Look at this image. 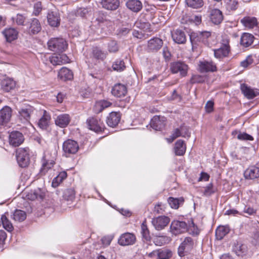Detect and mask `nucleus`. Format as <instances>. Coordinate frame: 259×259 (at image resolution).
Returning a JSON list of instances; mask_svg holds the SVG:
<instances>
[{"label":"nucleus","instance_id":"nucleus-24","mask_svg":"<svg viewBox=\"0 0 259 259\" xmlns=\"http://www.w3.org/2000/svg\"><path fill=\"white\" fill-rule=\"evenodd\" d=\"M71 120V117L68 114H61L58 115L55 119V124L61 127L64 128L66 127L70 123Z\"/></svg>","mask_w":259,"mask_h":259},{"label":"nucleus","instance_id":"nucleus-56","mask_svg":"<svg viewBox=\"0 0 259 259\" xmlns=\"http://www.w3.org/2000/svg\"><path fill=\"white\" fill-rule=\"evenodd\" d=\"M253 62V59L251 55H248L246 57V59L242 61L240 63V66L243 68H247L248 66L252 64Z\"/></svg>","mask_w":259,"mask_h":259},{"label":"nucleus","instance_id":"nucleus-57","mask_svg":"<svg viewBox=\"0 0 259 259\" xmlns=\"http://www.w3.org/2000/svg\"><path fill=\"white\" fill-rule=\"evenodd\" d=\"M108 49L110 53H115L118 51L117 43L115 40H111L108 43Z\"/></svg>","mask_w":259,"mask_h":259},{"label":"nucleus","instance_id":"nucleus-54","mask_svg":"<svg viewBox=\"0 0 259 259\" xmlns=\"http://www.w3.org/2000/svg\"><path fill=\"white\" fill-rule=\"evenodd\" d=\"M168 238L166 236H159L156 237L153 239V242L157 246H161L164 244Z\"/></svg>","mask_w":259,"mask_h":259},{"label":"nucleus","instance_id":"nucleus-64","mask_svg":"<svg viewBox=\"0 0 259 259\" xmlns=\"http://www.w3.org/2000/svg\"><path fill=\"white\" fill-rule=\"evenodd\" d=\"M164 211V206L162 205L161 203L155 205L153 209L154 212L156 214L162 213Z\"/></svg>","mask_w":259,"mask_h":259},{"label":"nucleus","instance_id":"nucleus-15","mask_svg":"<svg viewBox=\"0 0 259 259\" xmlns=\"http://www.w3.org/2000/svg\"><path fill=\"white\" fill-rule=\"evenodd\" d=\"M136 241V238L134 234L125 233L120 235L118 242L121 246H126L135 244Z\"/></svg>","mask_w":259,"mask_h":259},{"label":"nucleus","instance_id":"nucleus-17","mask_svg":"<svg viewBox=\"0 0 259 259\" xmlns=\"http://www.w3.org/2000/svg\"><path fill=\"white\" fill-rule=\"evenodd\" d=\"M12 109L9 106H5L0 110V124L5 125L11 120Z\"/></svg>","mask_w":259,"mask_h":259},{"label":"nucleus","instance_id":"nucleus-46","mask_svg":"<svg viewBox=\"0 0 259 259\" xmlns=\"http://www.w3.org/2000/svg\"><path fill=\"white\" fill-rule=\"evenodd\" d=\"M12 218L15 221L22 222L26 218V214L23 210L17 209L13 213Z\"/></svg>","mask_w":259,"mask_h":259},{"label":"nucleus","instance_id":"nucleus-25","mask_svg":"<svg viewBox=\"0 0 259 259\" xmlns=\"http://www.w3.org/2000/svg\"><path fill=\"white\" fill-rule=\"evenodd\" d=\"M2 89L6 92H10L16 88V82L12 78H6L4 79L1 83Z\"/></svg>","mask_w":259,"mask_h":259},{"label":"nucleus","instance_id":"nucleus-34","mask_svg":"<svg viewBox=\"0 0 259 259\" xmlns=\"http://www.w3.org/2000/svg\"><path fill=\"white\" fill-rule=\"evenodd\" d=\"M67 59L65 55L55 54L49 57V60L53 65H61L66 62Z\"/></svg>","mask_w":259,"mask_h":259},{"label":"nucleus","instance_id":"nucleus-41","mask_svg":"<svg viewBox=\"0 0 259 259\" xmlns=\"http://www.w3.org/2000/svg\"><path fill=\"white\" fill-rule=\"evenodd\" d=\"M185 4L191 9H199L203 7L204 2L203 0H185Z\"/></svg>","mask_w":259,"mask_h":259},{"label":"nucleus","instance_id":"nucleus-14","mask_svg":"<svg viewBox=\"0 0 259 259\" xmlns=\"http://www.w3.org/2000/svg\"><path fill=\"white\" fill-rule=\"evenodd\" d=\"M170 219L168 217L162 215L152 219V223L157 230L163 229L169 223Z\"/></svg>","mask_w":259,"mask_h":259},{"label":"nucleus","instance_id":"nucleus-33","mask_svg":"<svg viewBox=\"0 0 259 259\" xmlns=\"http://www.w3.org/2000/svg\"><path fill=\"white\" fill-rule=\"evenodd\" d=\"M244 176L246 179H254L259 177V168L256 166H251L246 169Z\"/></svg>","mask_w":259,"mask_h":259},{"label":"nucleus","instance_id":"nucleus-4","mask_svg":"<svg viewBox=\"0 0 259 259\" xmlns=\"http://www.w3.org/2000/svg\"><path fill=\"white\" fill-rule=\"evenodd\" d=\"M16 159L19 165L21 167H26L29 164L30 158L29 148H20L16 150Z\"/></svg>","mask_w":259,"mask_h":259},{"label":"nucleus","instance_id":"nucleus-6","mask_svg":"<svg viewBox=\"0 0 259 259\" xmlns=\"http://www.w3.org/2000/svg\"><path fill=\"white\" fill-rule=\"evenodd\" d=\"M188 68V65L183 61H175L170 64V70L171 73H179L181 77H185L187 75Z\"/></svg>","mask_w":259,"mask_h":259},{"label":"nucleus","instance_id":"nucleus-10","mask_svg":"<svg viewBox=\"0 0 259 259\" xmlns=\"http://www.w3.org/2000/svg\"><path fill=\"white\" fill-rule=\"evenodd\" d=\"M171 232L177 235L183 233L187 230V225L183 221H173L170 226Z\"/></svg>","mask_w":259,"mask_h":259},{"label":"nucleus","instance_id":"nucleus-53","mask_svg":"<svg viewBox=\"0 0 259 259\" xmlns=\"http://www.w3.org/2000/svg\"><path fill=\"white\" fill-rule=\"evenodd\" d=\"M241 212H242L243 214L247 215L246 217H247L248 215H255L257 212V210L249 205H245L243 208V210Z\"/></svg>","mask_w":259,"mask_h":259},{"label":"nucleus","instance_id":"nucleus-27","mask_svg":"<svg viewBox=\"0 0 259 259\" xmlns=\"http://www.w3.org/2000/svg\"><path fill=\"white\" fill-rule=\"evenodd\" d=\"M173 40L178 44H183L186 41V35L182 30L177 29L171 33Z\"/></svg>","mask_w":259,"mask_h":259},{"label":"nucleus","instance_id":"nucleus-28","mask_svg":"<svg viewBox=\"0 0 259 259\" xmlns=\"http://www.w3.org/2000/svg\"><path fill=\"white\" fill-rule=\"evenodd\" d=\"M58 77L64 81L70 80L73 78V74L72 71L68 68L62 67L58 72Z\"/></svg>","mask_w":259,"mask_h":259},{"label":"nucleus","instance_id":"nucleus-7","mask_svg":"<svg viewBox=\"0 0 259 259\" xmlns=\"http://www.w3.org/2000/svg\"><path fill=\"white\" fill-rule=\"evenodd\" d=\"M87 124L89 128L96 133H101L105 128V125L100 119L91 117L87 120Z\"/></svg>","mask_w":259,"mask_h":259},{"label":"nucleus","instance_id":"nucleus-9","mask_svg":"<svg viewBox=\"0 0 259 259\" xmlns=\"http://www.w3.org/2000/svg\"><path fill=\"white\" fill-rule=\"evenodd\" d=\"M193 245V239L190 237H186L178 248V252L179 256L181 257L185 256L186 253L191 250Z\"/></svg>","mask_w":259,"mask_h":259},{"label":"nucleus","instance_id":"nucleus-52","mask_svg":"<svg viewBox=\"0 0 259 259\" xmlns=\"http://www.w3.org/2000/svg\"><path fill=\"white\" fill-rule=\"evenodd\" d=\"M63 197L67 201H72L75 198V192L72 189H67L63 193Z\"/></svg>","mask_w":259,"mask_h":259},{"label":"nucleus","instance_id":"nucleus-22","mask_svg":"<svg viewBox=\"0 0 259 259\" xmlns=\"http://www.w3.org/2000/svg\"><path fill=\"white\" fill-rule=\"evenodd\" d=\"M48 23L52 27H58L60 25V17L57 11H49L47 15Z\"/></svg>","mask_w":259,"mask_h":259},{"label":"nucleus","instance_id":"nucleus-59","mask_svg":"<svg viewBox=\"0 0 259 259\" xmlns=\"http://www.w3.org/2000/svg\"><path fill=\"white\" fill-rule=\"evenodd\" d=\"M237 138L240 140L243 141H252L253 140V137L251 135H248L245 133H240L237 135Z\"/></svg>","mask_w":259,"mask_h":259},{"label":"nucleus","instance_id":"nucleus-26","mask_svg":"<svg viewBox=\"0 0 259 259\" xmlns=\"http://www.w3.org/2000/svg\"><path fill=\"white\" fill-rule=\"evenodd\" d=\"M28 23L29 25L28 32L30 34H35L40 31L41 27L37 19H31Z\"/></svg>","mask_w":259,"mask_h":259},{"label":"nucleus","instance_id":"nucleus-36","mask_svg":"<svg viewBox=\"0 0 259 259\" xmlns=\"http://www.w3.org/2000/svg\"><path fill=\"white\" fill-rule=\"evenodd\" d=\"M186 145L182 140H178L175 143V153L177 156H182L186 152Z\"/></svg>","mask_w":259,"mask_h":259},{"label":"nucleus","instance_id":"nucleus-63","mask_svg":"<svg viewBox=\"0 0 259 259\" xmlns=\"http://www.w3.org/2000/svg\"><path fill=\"white\" fill-rule=\"evenodd\" d=\"M162 55L166 61H169L171 58V53L167 47H164L162 50Z\"/></svg>","mask_w":259,"mask_h":259},{"label":"nucleus","instance_id":"nucleus-58","mask_svg":"<svg viewBox=\"0 0 259 259\" xmlns=\"http://www.w3.org/2000/svg\"><path fill=\"white\" fill-rule=\"evenodd\" d=\"M214 193V190L213 188V185L212 183L209 184L204 188L203 191V195L206 196H209L211 194Z\"/></svg>","mask_w":259,"mask_h":259},{"label":"nucleus","instance_id":"nucleus-38","mask_svg":"<svg viewBox=\"0 0 259 259\" xmlns=\"http://www.w3.org/2000/svg\"><path fill=\"white\" fill-rule=\"evenodd\" d=\"M92 56L96 60L103 61L106 58L107 52L98 47H94L92 49Z\"/></svg>","mask_w":259,"mask_h":259},{"label":"nucleus","instance_id":"nucleus-49","mask_svg":"<svg viewBox=\"0 0 259 259\" xmlns=\"http://www.w3.org/2000/svg\"><path fill=\"white\" fill-rule=\"evenodd\" d=\"M172 253L171 251L168 249H158V254L157 259H169L172 256Z\"/></svg>","mask_w":259,"mask_h":259},{"label":"nucleus","instance_id":"nucleus-61","mask_svg":"<svg viewBox=\"0 0 259 259\" xmlns=\"http://www.w3.org/2000/svg\"><path fill=\"white\" fill-rule=\"evenodd\" d=\"M42 10V5L40 2H37L34 5V10L33 13L34 15H38Z\"/></svg>","mask_w":259,"mask_h":259},{"label":"nucleus","instance_id":"nucleus-43","mask_svg":"<svg viewBox=\"0 0 259 259\" xmlns=\"http://www.w3.org/2000/svg\"><path fill=\"white\" fill-rule=\"evenodd\" d=\"M228 227L225 226H219L215 230V236L218 240H222L229 232Z\"/></svg>","mask_w":259,"mask_h":259},{"label":"nucleus","instance_id":"nucleus-18","mask_svg":"<svg viewBox=\"0 0 259 259\" xmlns=\"http://www.w3.org/2000/svg\"><path fill=\"white\" fill-rule=\"evenodd\" d=\"M24 140L23 135L18 131L12 132L9 136L10 144L14 147L20 145L23 142Z\"/></svg>","mask_w":259,"mask_h":259},{"label":"nucleus","instance_id":"nucleus-29","mask_svg":"<svg viewBox=\"0 0 259 259\" xmlns=\"http://www.w3.org/2000/svg\"><path fill=\"white\" fill-rule=\"evenodd\" d=\"M241 23L247 29H252L257 25V20L254 17L246 16L240 20Z\"/></svg>","mask_w":259,"mask_h":259},{"label":"nucleus","instance_id":"nucleus-62","mask_svg":"<svg viewBox=\"0 0 259 259\" xmlns=\"http://www.w3.org/2000/svg\"><path fill=\"white\" fill-rule=\"evenodd\" d=\"M183 137H190L191 133L189 131V128L187 126L182 125L180 127Z\"/></svg>","mask_w":259,"mask_h":259},{"label":"nucleus","instance_id":"nucleus-32","mask_svg":"<svg viewBox=\"0 0 259 259\" xmlns=\"http://www.w3.org/2000/svg\"><path fill=\"white\" fill-rule=\"evenodd\" d=\"M112 105V103L105 100H102L97 101L94 106V111L95 113H99L101 112L105 108L110 107Z\"/></svg>","mask_w":259,"mask_h":259},{"label":"nucleus","instance_id":"nucleus-55","mask_svg":"<svg viewBox=\"0 0 259 259\" xmlns=\"http://www.w3.org/2000/svg\"><path fill=\"white\" fill-rule=\"evenodd\" d=\"M230 39L229 37L226 35H223L222 38L221 39V47L223 48H226L228 50V51H230Z\"/></svg>","mask_w":259,"mask_h":259},{"label":"nucleus","instance_id":"nucleus-60","mask_svg":"<svg viewBox=\"0 0 259 259\" xmlns=\"http://www.w3.org/2000/svg\"><path fill=\"white\" fill-rule=\"evenodd\" d=\"M204 81V78L200 75H193L191 79L192 83H201Z\"/></svg>","mask_w":259,"mask_h":259},{"label":"nucleus","instance_id":"nucleus-40","mask_svg":"<svg viewBox=\"0 0 259 259\" xmlns=\"http://www.w3.org/2000/svg\"><path fill=\"white\" fill-rule=\"evenodd\" d=\"M50 119V114L46 111H44L42 116L39 119L38 122L39 127L42 129H46L49 126Z\"/></svg>","mask_w":259,"mask_h":259},{"label":"nucleus","instance_id":"nucleus-51","mask_svg":"<svg viewBox=\"0 0 259 259\" xmlns=\"http://www.w3.org/2000/svg\"><path fill=\"white\" fill-rule=\"evenodd\" d=\"M226 8L229 11H235L237 9L238 4L237 0H225Z\"/></svg>","mask_w":259,"mask_h":259},{"label":"nucleus","instance_id":"nucleus-19","mask_svg":"<svg viewBox=\"0 0 259 259\" xmlns=\"http://www.w3.org/2000/svg\"><path fill=\"white\" fill-rule=\"evenodd\" d=\"M166 118L163 116H154L151 120V126L156 131L161 130L165 125Z\"/></svg>","mask_w":259,"mask_h":259},{"label":"nucleus","instance_id":"nucleus-5","mask_svg":"<svg viewBox=\"0 0 259 259\" xmlns=\"http://www.w3.org/2000/svg\"><path fill=\"white\" fill-rule=\"evenodd\" d=\"M63 151L66 157L76 154L79 150L78 143L73 140L68 139L64 142L62 145Z\"/></svg>","mask_w":259,"mask_h":259},{"label":"nucleus","instance_id":"nucleus-44","mask_svg":"<svg viewBox=\"0 0 259 259\" xmlns=\"http://www.w3.org/2000/svg\"><path fill=\"white\" fill-rule=\"evenodd\" d=\"M67 174L65 171H62L59 172L57 177H56L52 181V186L56 188L67 178Z\"/></svg>","mask_w":259,"mask_h":259},{"label":"nucleus","instance_id":"nucleus-20","mask_svg":"<svg viewBox=\"0 0 259 259\" xmlns=\"http://www.w3.org/2000/svg\"><path fill=\"white\" fill-rule=\"evenodd\" d=\"M240 89L245 97L249 99H253L259 95V91L257 89H252L245 83L241 84Z\"/></svg>","mask_w":259,"mask_h":259},{"label":"nucleus","instance_id":"nucleus-47","mask_svg":"<svg viewBox=\"0 0 259 259\" xmlns=\"http://www.w3.org/2000/svg\"><path fill=\"white\" fill-rule=\"evenodd\" d=\"M1 222L3 224V227L8 232H11L14 230L12 224L5 214L2 215Z\"/></svg>","mask_w":259,"mask_h":259},{"label":"nucleus","instance_id":"nucleus-45","mask_svg":"<svg viewBox=\"0 0 259 259\" xmlns=\"http://www.w3.org/2000/svg\"><path fill=\"white\" fill-rule=\"evenodd\" d=\"M229 52L230 51L227 49L220 47L218 49L214 50V56L216 58L221 59L227 57Z\"/></svg>","mask_w":259,"mask_h":259},{"label":"nucleus","instance_id":"nucleus-37","mask_svg":"<svg viewBox=\"0 0 259 259\" xmlns=\"http://www.w3.org/2000/svg\"><path fill=\"white\" fill-rule=\"evenodd\" d=\"M254 36L248 33H244L240 38V44L244 47L250 46L253 42Z\"/></svg>","mask_w":259,"mask_h":259},{"label":"nucleus","instance_id":"nucleus-21","mask_svg":"<svg viewBox=\"0 0 259 259\" xmlns=\"http://www.w3.org/2000/svg\"><path fill=\"white\" fill-rule=\"evenodd\" d=\"M121 115L119 112H111L106 118V123L110 127H115L119 122Z\"/></svg>","mask_w":259,"mask_h":259},{"label":"nucleus","instance_id":"nucleus-8","mask_svg":"<svg viewBox=\"0 0 259 259\" xmlns=\"http://www.w3.org/2000/svg\"><path fill=\"white\" fill-rule=\"evenodd\" d=\"M232 250L239 258H246L248 254L247 246L241 242H234Z\"/></svg>","mask_w":259,"mask_h":259},{"label":"nucleus","instance_id":"nucleus-50","mask_svg":"<svg viewBox=\"0 0 259 259\" xmlns=\"http://www.w3.org/2000/svg\"><path fill=\"white\" fill-rule=\"evenodd\" d=\"M141 228L143 239L147 241H150L151 238L150 235V232L145 222H143L142 224Z\"/></svg>","mask_w":259,"mask_h":259},{"label":"nucleus","instance_id":"nucleus-23","mask_svg":"<svg viewBox=\"0 0 259 259\" xmlns=\"http://www.w3.org/2000/svg\"><path fill=\"white\" fill-rule=\"evenodd\" d=\"M111 93L114 96L118 98L124 97L127 93L126 87L121 83H117L112 88Z\"/></svg>","mask_w":259,"mask_h":259},{"label":"nucleus","instance_id":"nucleus-39","mask_svg":"<svg viewBox=\"0 0 259 259\" xmlns=\"http://www.w3.org/2000/svg\"><path fill=\"white\" fill-rule=\"evenodd\" d=\"M28 199L30 200H42L44 197V194L40 189H37L34 190H31L26 195Z\"/></svg>","mask_w":259,"mask_h":259},{"label":"nucleus","instance_id":"nucleus-42","mask_svg":"<svg viewBox=\"0 0 259 259\" xmlns=\"http://www.w3.org/2000/svg\"><path fill=\"white\" fill-rule=\"evenodd\" d=\"M184 199L183 197L174 198L170 197L167 199V202L170 206L174 209H178L180 205L183 203Z\"/></svg>","mask_w":259,"mask_h":259},{"label":"nucleus","instance_id":"nucleus-48","mask_svg":"<svg viewBox=\"0 0 259 259\" xmlns=\"http://www.w3.org/2000/svg\"><path fill=\"white\" fill-rule=\"evenodd\" d=\"M112 67L114 70L119 72L123 71L126 68L123 60L120 59L116 60L113 62Z\"/></svg>","mask_w":259,"mask_h":259},{"label":"nucleus","instance_id":"nucleus-13","mask_svg":"<svg viewBox=\"0 0 259 259\" xmlns=\"http://www.w3.org/2000/svg\"><path fill=\"white\" fill-rule=\"evenodd\" d=\"M2 33L5 37L7 42L11 43L18 38L19 32L18 31L12 27L5 28Z\"/></svg>","mask_w":259,"mask_h":259},{"label":"nucleus","instance_id":"nucleus-2","mask_svg":"<svg viewBox=\"0 0 259 259\" xmlns=\"http://www.w3.org/2000/svg\"><path fill=\"white\" fill-rule=\"evenodd\" d=\"M35 111V109L33 106L29 104L24 105L18 109L17 117L22 123H29Z\"/></svg>","mask_w":259,"mask_h":259},{"label":"nucleus","instance_id":"nucleus-31","mask_svg":"<svg viewBox=\"0 0 259 259\" xmlns=\"http://www.w3.org/2000/svg\"><path fill=\"white\" fill-rule=\"evenodd\" d=\"M55 163V161L53 160H47L45 158H43L42 160V165L39 172V176L45 175L48 171L54 166Z\"/></svg>","mask_w":259,"mask_h":259},{"label":"nucleus","instance_id":"nucleus-16","mask_svg":"<svg viewBox=\"0 0 259 259\" xmlns=\"http://www.w3.org/2000/svg\"><path fill=\"white\" fill-rule=\"evenodd\" d=\"M163 44V40L158 37H153L148 41L147 50L149 52H157Z\"/></svg>","mask_w":259,"mask_h":259},{"label":"nucleus","instance_id":"nucleus-11","mask_svg":"<svg viewBox=\"0 0 259 259\" xmlns=\"http://www.w3.org/2000/svg\"><path fill=\"white\" fill-rule=\"evenodd\" d=\"M208 13L209 19L213 24L219 25L222 22L224 19V16L220 10L216 8H209Z\"/></svg>","mask_w":259,"mask_h":259},{"label":"nucleus","instance_id":"nucleus-12","mask_svg":"<svg viewBox=\"0 0 259 259\" xmlns=\"http://www.w3.org/2000/svg\"><path fill=\"white\" fill-rule=\"evenodd\" d=\"M198 70L201 73L213 72L217 71V67L213 61L204 60L199 61Z\"/></svg>","mask_w":259,"mask_h":259},{"label":"nucleus","instance_id":"nucleus-35","mask_svg":"<svg viewBox=\"0 0 259 259\" xmlns=\"http://www.w3.org/2000/svg\"><path fill=\"white\" fill-rule=\"evenodd\" d=\"M103 8L108 10H115L119 6L118 0H102Z\"/></svg>","mask_w":259,"mask_h":259},{"label":"nucleus","instance_id":"nucleus-1","mask_svg":"<svg viewBox=\"0 0 259 259\" xmlns=\"http://www.w3.org/2000/svg\"><path fill=\"white\" fill-rule=\"evenodd\" d=\"M48 49L56 53H62L68 47L66 41L63 38H52L48 42Z\"/></svg>","mask_w":259,"mask_h":259},{"label":"nucleus","instance_id":"nucleus-3","mask_svg":"<svg viewBox=\"0 0 259 259\" xmlns=\"http://www.w3.org/2000/svg\"><path fill=\"white\" fill-rule=\"evenodd\" d=\"M210 35V32L209 31L191 32L190 34V39L192 48L196 47L199 42L206 43L207 38Z\"/></svg>","mask_w":259,"mask_h":259},{"label":"nucleus","instance_id":"nucleus-30","mask_svg":"<svg viewBox=\"0 0 259 259\" xmlns=\"http://www.w3.org/2000/svg\"><path fill=\"white\" fill-rule=\"evenodd\" d=\"M126 6L131 11L138 13L142 10L143 4L140 0H128Z\"/></svg>","mask_w":259,"mask_h":259}]
</instances>
